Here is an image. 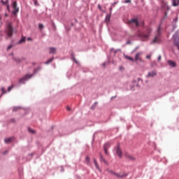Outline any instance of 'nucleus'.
<instances>
[{"mask_svg":"<svg viewBox=\"0 0 179 179\" xmlns=\"http://www.w3.org/2000/svg\"><path fill=\"white\" fill-rule=\"evenodd\" d=\"M107 171L110 173L112 174V176H115L116 178H125V177L128 176V173H117L115 171L110 169H107Z\"/></svg>","mask_w":179,"mask_h":179,"instance_id":"f257e3e1","label":"nucleus"},{"mask_svg":"<svg viewBox=\"0 0 179 179\" xmlns=\"http://www.w3.org/2000/svg\"><path fill=\"white\" fill-rule=\"evenodd\" d=\"M162 31V27H159L157 31V34L155 37V38L152 41V43H160V34Z\"/></svg>","mask_w":179,"mask_h":179,"instance_id":"f03ea898","label":"nucleus"},{"mask_svg":"<svg viewBox=\"0 0 179 179\" xmlns=\"http://www.w3.org/2000/svg\"><path fill=\"white\" fill-rule=\"evenodd\" d=\"M6 33L8 37H12V36H13V27H12V23L10 22L7 24Z\"/></svg>","mask_w":179,"mask_h":179,"instance_id":"7ed1b4c3","label":"nucleus"},{"mask_svg":"<svg viewBox=\"0 0 179 179\" xmlns=\"http://www.w3.org/2000/svg\"><path fill=\"white\" fill-rule=\"evenodd\" d=\"M151 33H152V29L148 28L147 29V32H144V33L141 34L140 35V37H141L142 38H148L150 36Z\"/></svg>","mask_w":179,"mask_h":179,"instance_id":"20e7f679","label":"nucleus"},{"mask_svg":"<svg viewBox=\"0 0 179 179\" xmlns=\"http://www.w3.org/2000/svg\"><path fill=\"white\" fill-rule=\"evenodd\" d=\"M13 15H16L19 12V8H17V3L16 1H14L13 3Z\"/></svg>","mask_w":179,"mask_h":179,"instance_id":"39448f33","label":"nucleus"},{"mask_svg":"<svg viewBox=\"0 0 179 179\" xmlns=\"http://www.w3.org/2000/svg\"><path fill=\"white\" fill-rule=\"evenodd\" d=\"M141 55H142V52H138L135 55V59L136 62H138L139 61L140 62H143V60L142 59V57H141Z\"/></svg>","mask_w":179,"mask_h":179,"instance_id":"423d86ee","label":"nucleus"},{"mask_svg":"<svg viewBox=\"0 0 179 179\" xmlns=\"http://www.w3.org/2000/svg\"><path fill=\"white\" fill-rule=\"evenodd\" d=\"M31 75H26L24 78H22L20 79L19 82L20 83H24V82H26V80H27V79H30V78H31Z\"/></svg>","mask_w":179,"mask_h":179,"instance_id":"0eeeda50","label":"nucleus"},{"mask_svg":"<svg viewBox=\"0 0 179 179\" xmlns=\"http://www.w3.org/2000/svg\"><path fill=\"white\" fill-rule=\"evenodd\" d=\"M116 153L117 155V156L122 159V151L121 150V148H120V145H117V148L116 149Z\"/></svg>","mask_w":179,"mask_h":179,"instance_id":"6e6552de","label":"nucleus"},{"mask_svg":"<svg viewBox=\"0 0 179 179\" xmlns=\"http://www.w3.org/2000/svg\"><path fill=\"white\" fill-rule=\"evenodd\" d=\"M129 24H134L136 27L139 26V22H138V20L132 19L129 22Z\"/></svg>","mask_w":179,"mask_h":179,"instance_id":"1a4fd4ad","label":"nucleus"},{"mask_svg":"<svg viewBox=\"0 0 179 179\" xmlns=\"http://www.w3.org/2000/svg\"><path fill=\"white\" fill-rule=\"evenodd\" d=\"M167 64L171 68H176V66H177V64L176 63V62L171 60H168Z\"/></svg>","mask_w":179,"mask_h":179,"instance_id":"9d476101","label":"nucleus"},{"mask_svg":"<svg viewBox=\"0 0 179 179\" xmlns=\"http://www.w3.org/2000/svg\"><path fill=\"white\" fill-rule=\"evenodd\" d=\"M156 75H157V72L156 71H153L149 72L147 77L155 78V76H156Z\"/></svg>","mask_w":179,"mask_h":179,"instance_id":"9b49d317","label":"nucleus"},{"mask_svg":"<svg viewBox=\"0 0 179 179\" xmlns=\"http://www.w3.org/2000/svg\"><path fill=\"white\" fill-rule=\"evenodd\" d=\"M13 139H15V138H13V137L5 138L4 142H5V143H10V142H12V141H13Z\"/></svg>","mask_w":179,"mask_h":179,"instance_id":"f8f14e48","label":"nucleus"},{"mask_svg":"<svg viewBox=\"0 0 179 179\" xmlns=\"http://www.w3.org/2000/svg\"><path fill=\"white\" fill-rule=\"evenodd\" d=\"M49 50L50 54H55V52H57V48H50Z\"/></svg>","mask_w":179,"mask_h":179,"instance_id":"ddd939ff","label":"nucleus"},{"mask_svg":"<svg viewBox=\"0 0 179 179\" xmlns=\"http://www.w3.org/2000/svg\"><path fill=\"white\" fill-rule=\"evenodd\" d=\"M94 163L96 169L100 171V167H99V164H97V161L95 159H94Z\"/></svg>","mask_w":179,"mask_h":179,"instance_id":"4468645a","label":"nucleus"},{"mask_svg":"<svg viewBox=\"0 0 179 179\" xmlns=\"http://www.w3.org/2000/svg\"><path fill=\"white\" fill-rule=\"evenodd\" d=\"M52 61H54V57H52L51 59H49L48 61L45 62V64L48 65V64H51V62H52Z\"/></svg>","mask_w":179,"mask_h":179,"instance_id":"2eb2a0df","label":"nucleus"},{"mask_svg":"<svg viewBox=\"0 0 179 179\" xmlns=\"http://www.w3.org/2000/svg\"><path fill=\"white\" fill-rule=\"evenodd\" d=\"M172 4H173V6H178L179 1H173Z\"/></svg>","mask_w":179,"mask_h":179,"instance_id":"dca6fc26","label":"nucleus"},{"mask_svg":"<svg viewBox=\"0 0 179 179\" xmlns=\"http://www.w3.org/2000/svg\"><path fill=\"white\" fill-rule=\"evenodd\" d=\"M100 159L101 162H103V163H107V161H106V159H104V157H103V155H101V153H100Z\"/></svg>","mask_w":179,"mask_h":179,"instance_id":"f3484780","label":"nucleus"},{"mask_svg":"<svg viewBox=\"0 0 179 179\" xmlns=\"http://www.w3.org/2000/svg\"><path fill=\"white\" fill-rule=\"evenodd\" d=\"M126 157H127L128 159H130V160H135V157H134L131 155H129L128 154H126Z\"/></svg>","mask_w":179,"mask_h":179,"instance_id":"a211bd4d","label":"nucleus"},{"mask_svg":"<svg viewBox=\"0 0 179 179\" xmlns=\"http://www.w3.org/2000/svg\"><path fill=\"white\" fill-rule=\"evenodd\" d=\"M121 52V49H117L116 50H114L113 49L111 50V52H113L114 54H117V52Z\"/></svg>","mask_w":179,"mask_h":179,"instance_id":"6ab92c4d","label":"nucleus"},{"mask_svg":"<svg viewBox=\"0 0 179 179\" xmlns=\"http://www.w3.org/2000/svg\"><path fill=\"white\" fill-rule=\"evenodd\" d=\"M110 143H106L104 145H103V148L105 149H108V148H110Z\"/></svg>","mask_w":179,"mask_h":179,"instance_id":"aec40b11","label":"nucleus"},{"mask_svg":"<svg viewBox=\"0 0 179 179\" xmlns=\"http://www.w3.org/2000/svg\"><path fill=\"white\" fill-rule=\"evenodd\" d=\"M125 58H126V59H129V61H131V62L134 61V58H132L131 57H129V56H125Z\"/></svg>","mask_w":179,"mask_h":179,"instance_id":"412c9836","label":"nucleus"},{"mask_svg":"<svg viewBox=\"0 0 179 179\" xmlns=\"http://www.w3.org/2000/svg\"><path fill=\"white\" fill-rule=\"evenodd\" d=\"M110 15H107L106 17V20H105V22H106V23H108V22H110Z\"/></svg>","mask_w":179,"mask_h":179,"instance_id":"4be33fe9","label":"nucleus"},{"mask_svg":"<svg viewBox=\"0 0 179 179\" xmlns=\"http://www.w3.org/2000/svg\"><path fill=\"white\" fill-rule=\"evenodd\" d=\"M24 41H26V38L22 37L21 40L19 41V43L22 44V43H24Z\"/></svg>","mask_w":179,"mask_h":179,"instance_id":"5701e85b","label":"nucleus"},{"mask_svg":"<svg viewBox=\"0 0 179 179\" xmlns=\"http://www.w3.org/2000/svg\"><path fill=\"white\" fill-rule=\"evenodd\" d=\"M28 131L29 132H30V134H36V131L33 129H31V128L29 127L28 128Z\"/></svg>","mask_w":179,"mask_h":179,"instance_id":"b1692460","label":"nucleus"},{"mask_svg":"<svg viewBox=\"0 0 179 179\" xmlns=\"http://www.w3.org/2000/svg\"><path fill=\"white\" fill-rule=\"evenodd\" d=\"M14 61H15V62H20L22 60L18 58V57H13Z\"/></svg>","mask_w":179,"mask_h":179,"instance_id":"393cba45","label":"nucleus"},{"mask_svg":"<svg viewBox=\"0 0 179 179\" xmlns=\"http://www.w3.org/2000/svg\"><path fill=\"white\" fill-rule=\"evenodd\" d=\"M38 27L41 30H43V29H44V25H43V24H39Z\"/></svg>","mask_w":179,"mask_h":179,"instance_id":"a878e982","label":"nucleus"},{"mask_svg":"<svg viewBox=\"0 0 179 179\" xmlns=\"http://www.w3.org/2000/svg\"><path fill=\"white\" fill-rule=\"evenodd\" d=\"M85 160H86L87 163H90V157H86Z\"/></svg>","mask_w":179,"mask_h":179,"instance_id":"bb28decb","label":"nucleus"},{"mask_svg":"<svg viewBox=\"0 0 179 179\" xmlns=\"http://www.w3.org/2000/svg\"><path fill=\"white\" fill-rule=\"evenodd\" d=\"M12 89H13V85L8 87V92H10L12 90Z\"/></svg>","mask_w":179,"mask_h":179,"instance_id":"cd10ccee","label":"nucleus"},{"mask_svg":"<svg viewBox=\"0 0 179 179\" xmlns=\"http://www.w3.org/2000/svg\"><path fill=\"white\" fill-rule=\"evenodd\" d=\"M13 48V45H8V47L7 48V51H9V50H10Z\"/></svg>","mask_w":179,"mask_h":179,"instance_id":"c85d7f7f","label":"nucleus"},{"mask_svg":"<svg viewBox=\"0 0 179 179\" xmlns=\"http://www.w3.org/2000/svg\"><path fill=\"white\" fill-rule=\"evenodd\" d=\"M17 110H20V108H19V107H14L13 108V111H17Z\"/></svg>","mask_w":179,"mask_h":179,"instance_id":"c756f323","label":"nucleus"},{"mask_svg":"<svg viewBox=\"0 0 179 179\" xmlns=\"http://www.w3.org/2000/svg\"><path fill=\"white\" fill-rule=\"evenodd\" d=\"M103 150H104L105 155H108V150H107V148H103Z\"/></svg>","mask_w":179,"mask_h":179,"instance_id":"7c9ffc66","label":"nucleus"},{"mask_svg":"<svg viewBox=\"0 0 179 179\" xmlns=\"http://www.w3.org/2000/svg\"><path fill=\"white\" fill-rule=\"evenodd\" d=\"M1 92H2V94H5V93H6V91H5V88L3 87L1 88Z\"/></svg>","mask_w":179,"mask_h":179,"instance_id":"2f4dec72","label":"nucleus"},{"mask_svg":"<svg viewBox=\"0 0 179 179\" xmlns=\"http://www.w3.org/2000/svg\"><path fill=\"white\" fill-rule=\"evenodd\" d=\"M151 57L152 56L150 55H148L146 56V58H147V59H150Z\"/></svg>","mask_w":179,"mask_h":179,"instance_id":"473e14b6","label":"nucleus"},{"mask_svg":"<svg viewBox=\"0 0 179 179\" xmlns=\"http://www.w3.org/2000/svg\"><path fill=\"white\" fill-rule=\"evenodd\" d=\"M34 5H35L36 6H37V5H38V4H37V1H34Z\"/></svg>","mask_w":179,"mask_h":179,"instance_id":"72a5a7b5","label":"nucleus"},{"mask_svg":"<svg viewBox=\"0 0 179 179\" xmlns=\"http://www.w3.org/2000/svg\"><path fill=\"white\" fill-rule=\"evenodd\" d=\"M98 8L100 10H101V6H100V4L98 5Z\"/></svg>","mask_w":179,"mask_h":179,"instance_id":"f704fd0d","label":"nucleus"},{"mask_svg":"<svg viewBox=\"0 0 179 179\" xmlns=\"http://www.w3.org/2000/svg\"><path fill=\"white\" fill-rule=\"evenodd\" d=\"M178 20V17H176V18L174 19V22H176Z\"/></svg>","mask_w":179,"mask_h":179,"instance_id":"c9c22d12","label":"nucleus"},{"mask_svg":"<svg viewBox=\"0 0 179 179\" xmlns=\"http://www.w3.org/2000/svg\"><path fill=\"white\" fill-rule=\"evenodd\" d=\"M160 59H162V56H159L158 57V61H160Z\"/></svg>","mask_w":179,"mask_h":179,"instance_id":"e433bc0d","label":"nucleus"},{"mask_svg":"<svg viewBox=\"0 0 179 179\" xmlns=\"http://www.w3.org/2000/svg\"><path fill=\"white\" fill-rule=\"evenodd\" d=\"M129 2H131V1H126L125 3H129Z\"/></svg>","mask_w":179,"mask_h":179,"instance_id":"4c0bfd02","label":"nucleus"},{"mask_svg":"<svg viewBox=\"0 0 179 179\" xmlns=\"http://www.w3.org/2000/svg\"><path fill=\"white\" fill-rule=\"evenodd\" d=\"M102 66H106V63H103V64H102Z\"/></svg>","mask_w":179,"mask_h":179,"instance_id":"58836bf2","label":"nucleus"},{"mask_svg":"<svg viewBox=\"0 0 179 179\" xmlns=\"http://www.w3.org/2000/svg\"><path fill=\"white\" fill-rule=\"evenodd\" d=\"M67 110L69 111L71 110V108H69V107H67Z\"/></svg>","mask_w":179,"mask_h":179,"instance_id":"ea45409f","label":"nucleus"},{"mask_svg":"<svg viewBox=\"0 0 179 179\" xmlns=\"http://www.w3.org/2000/svg\"><path fill=\"white\" fill-rule=\"evenodd\" d=\"M110 10H113V7H110Z\"/></svg>","mask_w":179,"mask_h":179,"instance_id":"a19ab883","label":"nucleus"},{"mask_svg":"<svg viewBox=\"0 0 179 179\" xmlns=\"http://www.w3.org/2000/svg\"><path fill=\"white\" fill-rule=\"evenodd\" d=\"M74 61H75V62H76V64H78V62L74 59Z\"/></svg>","mask_w":179,"mask_h":179,"instance_id":"79ce46f5","label":"nucleus"},{"mask_svg":"<svg viewBox=\"0 0 179 179\" xmlns=\"http://www.w3.org/2000/svg\"><path fill=\"white\" fill-rule=\"evenodd\" d=\"M116 3H117V2H115L114 3H113V5H116Z\"/></svg>","mask_w":179,"mask_h":179,"instance_id":"37998d69","label":"nucleus"},{"mask_svg":"<svg viewBox=\"0 0 179 179\" xmlns=\"http://www.w3.org/2000/svg\"><path fill=\"white\" fill-rule=\"evenodd\" d=\"M165 16H167V13H165Z\"/></svg>","mask_w":179,"mask_h":179,"instance_id":"c03bdc74","label":"nucleus"},{"mask_svg":"<svg viewBox=\"0 0 179 179\" xmlns=\"http://www.w3.org/2000/svg\"><path fill=\"white\" fill-rule=\"evenodd\" d=\"M28 40H31V38H28Z\"/></svg>","mask_w":179,"mask_h":179,"instance_id":"a18cd8bd","label":"nucleus"},{"mask_svg":"<svg viewBox=\"0 0 179 179\" xmlns=\"http://www.w3.org/2000/svg\"><path fill=\"white\" fill-rule=\"evenodd\" d=\"M6 16H8V14H6Z\"/></svg>","mask_w":179,"mask_h":179,"instance_id":"49530a36","label":"nucleus"},{"mask_svg":"<svg viewBox=\"0 0 179 179\" xmlns=\"http://www.w3.org/2000/svg\"><path fill=\"white\" fill-rule=\"evenodd\" d=\"M173 1H176V0H173Z\"/></svg>","mask_w":179,"mask_h":179,"instance_id":"de8ad7c7","label":"nucleus"}]
</instances>
